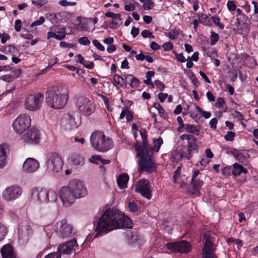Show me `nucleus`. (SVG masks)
Segmentation results:
<instances>
[{
  "instance_id": "obj_1",
  "label": "nucleus",
  "mask_w": 258,
  "mask_h": 258,
  "mask_svg": "<svg viewBox=\"0 0 258 258\" xmlns=\"http://www.w3.org/2000/svg\"><path fill=\"white\" fill-rule=\"evenodd\" d=\"M94 224L96 234L93 238L101 236L114 229L133 227L131 219L115 209L105 210L99 218H96Z\"/></svg>"
},
{
  "instance_id": "obj_2",
  "label": "nucleus",
  "mask_w": 258,
  "mask_h": 258,
  "mask_svg": "<svg viewBox=\"0 0 258 258\" xmlns=\"http://www.w3.org/2000/svg\"><path fill=\"white\" fill-rule=\"evenodd\" d=\"M69 91L66 86H58L49 93L46 98L48 106L55 109L62 108L67 103Z\"/></svg>"
},
{
  "instance_id": "obj_3",
  "label": "nucleus",
  "mask_w": 258,
  "mask_h": 258,
  "mask_svg": "<svg viewBox=\"0 0 258 258\" xmlns=\"http://www.w3.org/2000/svg\"><path fill=\"white\" fill-rule=\"evenodd\" d=\"M134 148L139 157L138 162V171L146 172L148 173H151L154 171L156 169V166L153 155L135 146Z\"/></svg>"
},
{
  "instance_id": "obj_4",
  "label": "nucleus",
  "mask_w": 258,
  "mask_h": 258,
  "mask_svg": "<svg viewBox=\"0 0 258 258\" xmlns=\"http://www.w3.org/2000/svg\"><path fill=\"white\" fill-rule=\"evenodd\" d=\"M90 142L92 147L99 152H105L113 147L112 140L99 131L94 132L91 134Z\"/></svg>"
},
{
  "instance_id": "obj_5",
  "label": "nucleus",
  "mask_w": 258,
  "mask_h": 258,
  "mask_svg": "<svg viewBox=\"0 0 258 258\" xmlns=\"http://www.w3.org/2000/svg\"><path fill=\"white\" fill-rule=\"evenodd\" d=\"M180 138L182 141L186 140L184 142L183 147L180 150V157L190 159L192 155L198 152L197 139L192 135L189 134H183Z\"/></svg>"
},
{
  "instance_id": "obj_6",
  "label": "nucleus",
  "mask_w": 258,
  "mask_h": 258,
  "mask_svg": "<svg viewBox=\"0 0 258 258\" xmlns=\"http://www.w3.org/2000/svg\"><path fill=\"white\" fill-rule=\"evenodd\" d=\"M140 135L142 137V145H135V146L143 149L145 151L151 153L154 155V153L159 152L161 146L163 143V141L161 137L158 138L153 139V147H151L148 143L147 140V132L145 129H141L140 131Z\"/></svg>"
},
{
  "instance_id": "obj_7",
  "label": "nucleus",
  "mask_w": 258,
  "mask_h": 258,
  "mask_svg": "<svg viewBox=\"0 0 258 258\" xmlns=\"http://www.w3.org/2000/svg\"><path fill=\"white\" fill-rule=\"evenodd\" d=\"M45 165L48 172L58 173L61 170L63 163L58 154L51 152L46 156Z\"/></svg>"
},
{
  "instance_id": "obj_8",
  "label": "nucleus",
  "mask_w": 258,
  "mask_h": 258,
  "mask_svg": "<svg viewBox=\"0 0 258 258\" xmlns=\"http://www.w3.org/2000/svg\"><path fill=\"white\" fill-rule=\"evenodd\" d=\"M31 119L28 114H21L14 120L13 127L18 134H21L31 125Z\"/></svg>"
},
{
  "instance_id": "obj_9",
  "label": "nucleus",
  "mask_w": 258,
  "mask_h": 258,
  "mask_svg": "<svg viewBox=\"0 0 258 258\" xmlns=\"http://www.w3.org/2000/svg\"><path fill=\"white\" fill-rule=\"evenodd\" d=\"M166 247L170 252L180 253L189 252L191 249L190 243L186 240H180L176 242H168L166 244Z\"/></svg>"
},
{
  "instance_id": "obj_10",
  "label": "nucleus",
  "mask_w": 258,
  "mask_h": 258,
  "mask_svg": "<svg viewBox=\"0 0 258 258\" xmlns=\"http://www.w3.org/2000/svg\"><path fill=\"white\" fill-rule=\"evenodd\" d=\"M43 95L40 93L29 95L25 100V108L30 111H36L41 107Z\"/></svg>"
},
{
  "instance_id": "obj_11",
  "label": "nucleus",
  "mask_w": 258,
  "mask_h": 258,
  "mask_svg": "<svg viewBox=\"0 0 258 258\" xmlns=\"http://www.w3.org/2000/svg\"><path fill=\"white\" fill-rule=\"evenodd\" d=\"M135 191L148 200H150L152 198L151 186L149 181L147 179L142 178L137 181Z\"/></svg>"
},
{
  "instance_id": "obj_12",
  "label": "nucleus",
  "mask_w": 258,
  "mask_h": 258,
  "mask_svg": "<svg viewBox=\"0 0 258 258\" xmlns=\"http://www.w3.org/2000/svg\"><path fill=\"white\" fill-rule=\"evenodd\" d=\"M41 133L37 128L33 127L27 130L21 137V139L26 144L36 145L40 142Z\"/></svg>"
},
{
  "instance_id": "obj_13",
  "label": "nucleus",
  "mask_w": 258,
  "mask_h": 258,
  "mask_svg": "<svg viewBox=\"0 0 258 258\" xmlns=\"http://www.w3.org/2000/svg\"><path fill=\"white\" fill-rule=\"evenodd\" d=\"M68 184L76 199L84 197L87 195V188L80 180L76 179L71 180Z\"/></svg>"
},
{
  "instance_id": "obj_14",
  "label": "nucleus",
  "mask_w": 258,
  "mask_h": 258,
  "mask_svg": "<svg viewBox=\"0 0 258 258\" xmlns=\"http://www.w3.org/2000/svg\"><path fill=\"white\" fill-rule=\"evenodd\" d=\"M22 194V188L17 185L7 187L2 193L3 199L7 201H13L19 198Z\"/></svg>"
},
{
  "instance_id": "obj_15",
  "label": "nucleus",
  "mask_w": 258,
  "mask_h": 258,
  "mask_svg": "<svg viewBox=\"0 0 258 258\" xmlns=\"http://www.w3.org/2000/svg\"><path fill=\"white\" fill-rule=\"evenodd\" d=\"M58 195L63 205L66 207L70 206L76 200L69 184L67 186H62L59 190Z\"/></svg>"
},
{
  "instance_id": "obj_16",
  "label": "nucleus",
  "mask_w": 258,
  "mask_h": 258,
  "mask_svg": "<svg viewBox=\"0 0 258 258\" xmlns=\"http://www.w3.org/2000/svg\"><path fill=\"white\" fill-rule=\"evenodd\" d=\"M77 105L79 110L82 112L93 113L95 111V104L83 95L78 97Z\"/></svg>"
},
{
  "instance_id": "obj_17",
  "label": "nucleus",
  "mask_w": 258,
  "mask_h": 258,
  "mask_svg": "<svg viewBox=\"0 0 258 258\" xmlns=\"http://www.w3.org/2000/svg\"><path fill=\"white\" fill-rule=\"evenodd\" d=\"M47 189L35 187L31 191L30 200L36 204L46 203Z\"/></svg>"
},
{
  "instance_id": "obj_18",
  "label": "nucleus",
  "mask_w": 258,
  "mask_h": 258,
  "mask_svg": "<svg viewBox=\"0 0 258 258\" xmlns=\"http://www.w3.org/2000/svg\"><path fill=\"white\" fill-rule=\"evenodd\" d=\"M78 246L75 239L67 241L58 246L57 251L61 254H70L76 250V247Z\"/></svg>"
},
{
  "instance_id": "obj_19",
  "label": "nucleus",
  "mask_w": 258,
  "mask_h": 258,
  "mask_svg": "<svg viewBox=\"0 0 258 258\" xmlns=\"http://www.w3.org/2000/svg\"><path fill=\"white\" fill-rule=\"evenodd\" d=\"M201 174L199 170L194 169L192 171L190 185L195 193L199 192L201 187L204 184L203 181L201 179Z\"/></svg>"
},
{
  "instance_id": "obj_20",
  "label": "nucleus",
  "mask_w": 258,
  "mask_h": 258,
  "mask_svg": "<svg viewBox=\"0 0 258 258\" xmlns=\"http://www.w3.org/2000/svg\"><path fill=\"white\" fill-rule=\"evenodd\" d=\"M214 244L209 237H206L202 249L203 258H214Z\"/></svg>"
},
{
  "instance_id": "obj_21",
  "label": "nucleus",
  "mask_w": 258,
  "mask_h": 258,
  "mask_svg": "<svg viewBox=\"0 0 258 258\" xmlns=\"http://www.w3.org/2000/svg\"><path fill=\"white\" fill-rule=\"evenodd\" d=\"M249 20L243 19L241 21H236L233 25V29L236 33L240 34H246L249 30Z\"/></svg>"
},
{
  "instance_id": "obj_22",
  "label": "nucleus",
  "mask_w": 258,
  "mask_h": 258,
  "mask_svg": "<svg viewBox=\"0 0 258 258\" xmlns=\"http://www.w3.org/2000/svg\"><path fill=\"white\" fill-rule=\"evenodd\" d=\"M39 167V162L34 158H28L24 162L23 171L26 173H32L36 171Z\"/></svg>"
},
{
  "instance_id": "obj_23",
  "label": "nucleus",
  "mask_w": 258,
  "mask_h": 258,
  "mask_svg": "<svg viewBox=\"0 0 258 258\" xmlns=\"http://www.w3.org/2000/svg\"><path fill=\"white\" fill-rule=\"evenodd\" d=\"M59 227L58 230V233L62 238L67 237L71 235L72 233V226L67 223L66 220L64 219L58 222Z\"/></svg>"
},
{
  "instance_id": "obj_24",
  "label": "nucleus",
  "mask_w": 258,
  "mask_h": 258,
  "mask_svg": "<svg viewBox=\"0 0 258 258\" xmlns=\"http://www.w3.org/2000/svg\"><path fill=\"white\" fill-rule=\"evenodd\" d=\"M68 123L72 129L77 128L81 123V117L79 114H68Z\"/></svg>"
},
{
  "instance_id": "obj_25",
  "label": "nucleus",
  "mask_w": 258,
  "mask_h": 258,
  "mask_svg": "<svg viewBox=\"0 0 258 258\" xmlns=\"http://www.w3.org/2000/svg\"><path fill=\"white\" fill-rule=\"evenodd\" d=\"M3 258H16L13 246L9 244L4 245L1 249Z\"/></svg>"
},
{
  "instance_id": "obj_26",
  "label": "nucleus",
  "mask_w": 258,
  "mask_h": 258,
  "mask_svg": "<svg viewBox=\"0 0 258 258\" xmlns=\"http://www.w3.org/2000/svg\"><path fill=\"white\" fill-rule=\"evenodd\" d=\"M9 151V146L7 144H3L0 146V168L5 166L6 154Z\"/></svg>"
},
{
  "instance_id": "obj_27",
  "label": "nucleus",
  "mask_w": 258,
  "mask_h": 258,
  "mask_svg": "<svg viewBox=\"0 0 258 258\" xmlns=\"http://www.w3.org/2000/svg\"><path fill=\"white\" fill-rule=\"evenodd\" d=\"M129 180V176L126 173H122L119 175L117 179V183L120 189L127 187V183Z\"/></svg>"
},
{
  "instance_id": "obj_28",
  "label": "nucleus",
  "mask_w": 258,
  "mask_h": 258,
  "mask_svg": "<svg viewBox=\"0 0 258 258\" xmlns=\"http://www.w3.org/2000/svg\"><path fill=\"white\" fill-rule=\"evenodd\" d=\"M247 170L238 163H235L232 165V174L235 176L240 175L241 173H247Z\"/></svg>"
},
{
  "instance_id": "obj_29",
  "label": "nucleus",
  "mask_w": 258,
  "mask_h": 258,
  "mask_svg": "<svg viewBox=\"0 0 258 258\" xmlns=\"http://www.w3.org/2000/svg\"><path fill=\"white\" fill-rule=\"evenodd\" d=\"M89 160L91 162L95 164H98V161H99L103 164L102 165L109 164L111 162L109 160L102 159L99 155H93Z\"/></svg>"
},
{
  "instance_id": "obj_30",
  "label": "nucleus",
  "mask_w": 258,
  "mask_h": 258,
  "mask_svg": "<svg viewBox=\"0 0 258 258\" xmlns=\"http://www.w3.org/2000/svg\"><path fill=\"white\" fill-rule=\"evenodd\" d=\"M184 128L185 131L187 133L197 136L199 135L200 129L197 126L191 124H185V126H184Z\"/></svg>"
},
{
  "instance_id": "obj_31",
  "label": "nucleus",
  "mask_w": 258,
  "mask_h": 258,
  "mask_svg": "<svg viewBox=\"0 0 258 258\" xmlns=\"http://www.w3.org/2000/svg\"><path fill=\"white\" fill-rule=\"evenodd\" d=\"M249 155L247 153H243L240 151L236 158H235L240 163L245 165L248 163L247 157Z\"/></svg>"
},
{
  "instance_id": "obj_32",
  "label": "nucleus",
  "mask_w": 258,
  "mask_h": 258,
  "mask_svg": "<svg viewBox=\"0 0 258 258\" xmlns=\"http://www.w3.org/2000/svg\"><path fill=\"white\" fill-rule=\"evenodd\" d=\"M138 234L137 233H134L132 232H127L126 234V238L128 240V242L130 245L134 246L137 239Z\"/></svg>"
},
{
  "instance_id": "obj_33",
  "label": "nucleus",
  "mask_w": 258,
  "mask_h": 258,
  "mask_svg": "<svg viewBox=\"0 0 258 258\" xmlns=\"http://www.w3.org/2000/svg\"><path fill=\"white\" fill-rule=\"evenodd\" d=\"M47 194L46 196V203L48 202H54L56 201L57 199V196L56 192L53 190H48L47 189Z\"/></svg>"
},
{
  "instance_id": "obj_34",
  "label": "nucleus",
  "mask_w": 258,
  "mask_h": 258,
  "mask_svg": "<svg viewBox=\"0 0 258 258\" xmlns=\"http://www.w3.org/2000/svg\"><path fill=\"white\" fill-rule=\"evenodd\" d=\"M53 16L55 18V23H60L66 21L65 17L67 16V13L65 12L57 13Z\"/></svg>"
},
{
  "instance_id": "obj_35",
  "label": "nucleus",
  "mask_w": 258,
  "mask_h": 258,
  "mask_svg": "<svg viewBox=\"0 0 258 258\" xmlns=\"http://www.w3.org/2000/svg\"><path fill=\"white\" fill-rule=\"evenodd\" d=\"M130 78V86L133 88H137L139 86V80L132 75H127L125 76V78Z\"/></svg>"
},
{
  "instance_id": "obj_36",
  "label": "nucleus",
  "mask_w": 258,
  "mask_h": 258,
  "mask_svg": "<svg viewBox=\"0 0 258 258\" xmlns=\"http://www.w3.org/2000/svg\"><path fill=\"white\" fill-rule=\"evenodd\" d=\"M7 232L6 226L2 223L0 222V241L5 238Z\"/></svg>"
},
{
  "instance_id": "obj_37",
  "label": "nucleus",
  "mask_w": 258,
  "mask_h": 258,
  "mask_svg": "<svg viewBox=\"0 0 258 258\" xmlns=\"http://www.w3.org/2000/svg\"><path fill=\"white\" fill-rule=\"evenodd\" d=\"M105 15L106 17L111 18L113 20L115 21L119 20L120 21L121 20V16L119 14H115L108 12L106 13Z\"/></svg>"
},
{
  "instance_id": "obj_38",
  "label": "nucleus",
  "mask_w": 258,
  "mask_h": 258,
  "mask_svg": "<svg viewBox=\"0 0 258 258\" xmlns=\"http://www.w3.org/2000/svg\"><path fill=\"white\" fill-rule=\"evenodd\" d=\"M211 33V34L210 37V44L212 45H214L219 40V36L218 34L213 31H212Z\"/></svg>"
},
{
  "instance_id": "obj_39",
  "label": "nucleus",
  "mask_w": 258,
  "mask_h": 258,
  "mask_svg": "<svg viewBox=\"0 0 258 258\" xmlns=\"http://www.w3.org/2000/svg\"><path fill=\"white\" fill-rule=\"evenodd\" d=\"M130 211L135 213L138 211V206L134 202H130L127 205Z\"/></svg>"
},
{
  "instance_id": "obj_40",
  "label": "nucleus",
  "mask_w": 258,
  "mask_h": 258,
  "mask_svg": "<svg viewBox=\"0 0 258 258\" xmlns=\"http://www.w3.org/2000/svg\"><path fill=\"white\" fill-rule=\"evenodd\" d=\"M179 34L178 30L176 28L171 29L168 33V37L172 40L175 39L177 38V35Z\"/></svg>"
},
{
  "instance_id": "obj_41",
  "label": "nucleus",
  "mask_w": 258,
  "mask_h": 258,
  "mask_svg": "<svg viewBox=\"0 0 258 258\" xmlns=\"http://www.w3.org/2000/svg\"><path fill=\"white\" fill-rule=\"evenodd\" d=\"M236 15V21H241L243 19H247L248 17L244 14H242V12L240 9H235Z\"/></svg>"
},
{
  "instance_id": "obj_42",
  "label": "nucleus",
  "mask_w": 258,
  "mask_h": 258,
  "mask_svg": "<svg viewBox=\"0 0 258 258\" xmlns=\"http://www.w3.org/2000/svg\"><path fill=\"white\" fill-rule=\"evenodd\" d=\"M123 81V79L122 77L118 75L115 74L113 77V81L112 82L114 86L117 85H120L121 86V82Z\"/></svg>"
},
{
  "instance_id": "obj_43",
  "label": "nucleus",
  "mask_w": 258,
  "mask_h": 258,
  "mask_svg": "<svg viewBox=\"0 0 258 258\" xmlns=\"http://www.w3.org/2000/svg\"><path fill=\"white\" fill-rule=\"evenodd\" d=\"M213 22L215 25L219 27L220 29L224 28V25L220 23V19L218 17L214 16L211 17Z\"/></svg>"
},
{
  "instance_id": "obj_44",
  "label": "nucleus",
  "mask_w": 258,
  "mask_h": 258,
  "mask_svg": "<svg viewBox=\"0 0 258 258\" xmlns=\"http://www.w3.org/2000/svg\"><path fill=\"white\" fill-rule=\"evenodd\" d=\"M221 173L225 176H229L231 173H232V168L230 166L225 167L221 169Z\"/></svg>"
},
{
  "instance_id": "obj_45",
  "label": "nucleus",
  "mask_w": 258,
  "mask_h": 258,
  "mask_svg": "<svg viewBox=\"0 0 258 258\" xmlns=\"http://www.w3.org/2000/svg\"><path fill=\"white\" fill-rule=\"evenodd\" d=\"M235 136L236 134L234 132L231 131L227 132V134L224 136V139L227 141H232Z\"/></svg>"
},
{
  "instance_id": "obj_46",
  "label": "nucleus",
  "mask_w": 258,
  "mask_h": 258,
  "mask_svg": "<svg viewBox=\"0 0 258 258\" xmlns=\"http://www.w3.org/2000/svg\"><path fill=\"white\" fill-rule=\"evenodd\" d=\"M155 75V72L154 71H148L146 73V80H144L143 82L145 84H149L151 81V78L153 77Z\"/></svg>"
},
{
  "instance_id": "obj_47",
  "label": "nucleus",
  "mask_w": 258,
  "mask_h": 258,
  "mask_svg": "<svg viewBox=\"0 0 258 258\" xmlns=\"http://www.w3.org/2000/svg\"><path fill=\"white\" fill-rule=\"evenodd\" d=\"M74 163L77 165H83L84 163V158L80 156H77L76 158L74 159Z\"/></svg>"
},
{
  "instance_id": "obj_48",
  "label": "nucleus",
  "mask_w": 258,
  "mask_h": 258,
  "mask_svg": "<svg viewBox=\"0 0 258 258\" xmlns=\"http://www.w3.org/2000/svg\"><path fill=\"white\" fill-rule=\"evenodd\" d=\"M78 42L82 45H88L90 44V41L87 37H82L78 39Z\"/></svg>"
},
{
  "instance_id": "obj_49",
  "label": "nucleus",
  "mask_w": 258,
  "mask_h": 258,
  "mask_svg": "<svg viewBox=\"0 0 258 258\" xmlns=\"http://www.w3.org/2000/svg\"><path fill=\"white\" fill-rule=\"evenodd\" d=\"M47 2V0H39L38 1H35L34 0L32 1V3L38 8L42 7L43 6L46 4Z\"/></svg>"
},
{
  "instance_id": "obj_50",
  "label": "nucleus",
  "mask_w": 258,
  "mask_h": 258,
  "mask_svg": "<svg viewBox=\"0 0 258 258\" xmlns=\"http://www.w3.org/2000/svg\"><path fill=\"white\" fill-rule=\"evenodd\" d=\"M215 105L218 108L224 107L225 106L224 99L221 97L218 98Z\"/></svg>"
},
{
  "instance_id": "obj_51",
  "label": "nucleus",
  "mask_w": 258,
  "mask_h": 258,
  "mask_svg": "<svg viewBox=\"0 0 258 258\" xmlns=\"http://www.w3.org/2000/svg\"><path fill=\"white\" fill-rule=\"evenodd\" d=\"M176 59L179 62H184L186 61V59L183 55L182 53H177L176 52L173 51Z\"/></svg>"
},
{
  "instance_id": "obj_52",
  "label": "nucleus",
  "mask_w": 258,
  "mask_h": 258,
  "mask_svg": "<svg viewBox=\"0 0 258 258\" xmlns=\"http://www.w3.org/2000/svg\"><path fill=\"white\" fill-rule=\"evenodd\" d=\"M93 45L99 50L104 51L105 50L104 47L96 39H94L92 41Z\"/></svg>"
},
{
  "instance_id": "obj_53",
  "label": "nucleus",
  "mask_w": 258,
  "mask_h": 258,
  "mask_svg": "<svg viewBox=\"0 0 258 258\" xmlns=\"http://www.w3.org/2000/svg\"><path fill=\"white\" fill-rule=\"evenodd\" d=\"M65 27H62L61 30L62 31V33L59 34H55V38L56 39L61 40L64 39L66 37V32H65Z\"/></svg>"
},
{
  "instance_id": "obj_54",
  "label": "nucleus",
  "mask_w": 258,
  "mask_h": 258,
  "mask_svg": "<svg viewBox=\"0 0 258 258\" xmlns=\"http://www.w3.org/2000/svg\"><path fill=\"white\" fill-rule=\"evenodd\" d=\"M164 51H169L173 48V44L170 42H167L162 45Z\"/></svg>"
},
{
  "instance_id": "obj_55",
  "label": "nucleus",
  "mask_w": 258,
  "mask_h": 258,
  "mask_svg": "<svg viewBox=\"0 0 258 258\" xmlns=\"http://www.w3.org/2000/svg\"><path fill=\"white\" fill-rule=\"evenodd\" d=\"M0 79L8 83L12 82L14 80L13 77L10 75L2 76L0 77Z\"/></svg>"
},
{
  "instance_id": "obj_56",
  "label": "nucleus",
  "mask_w": 258,
  "mask_h": 258,
  "mask_svg": "<svg viewBox=\"0 0 258 258\" xmlns=\"http://www.w3.org/2000/svg\"><path fill=\"white\" fill-rule=\"evenodd\" d=\"M180 170H181V167H178L176 170L174 172V175L173 176V180L175 183H176L177 182V179L180 176Z\"/></svg>"
},
{
  "instance_id": "obj_57",
  "label": "nucleus",
  "mask_w": 258,
  "mask_h": 258,
  "mask_svg": "<svg viewBox=\"0 0 258 258\" xmlns=\"http://www.w3.org/2000/svg\"><path fill=\"white\" fill-rule=\"evenodd\" d=\"M59 4L62 6H72L76 5L74 2H68L67 0H61L59 2Z\"/></svg>"
},
{
  "instance_id": "obj_58",
  "label": "nucleus",
  "mask_w": 258,
  "mask_h": 258,
  "mask_svg": "<svg viewBox=\"0 0 258 258\" xmlns=\"http://www.w3.org/2000/svg\"><path fill=\"white\" fill-rule=\"evenodd\" d=\"M44 21L45 18L43 16H41L39 18V19L38 20L33 22L31 24V27H33L34 26L40 25L42 24L44 22Z\"/></svg>"
},
{
  "instance_id": "obj_59",
  "label": "nucleus",
  "mask_w": 258,
  "mask_h": 258,
  "mask_svg": "<svg viewBox=\"0 0 258 258\" xmlns=\"http://www.w3.org/2000/svg\"><path fill=\"white\" fill-rule=\"evenodd\" d=\"M154 6V3L150 0H146L144 3V9L145 10H150Z\"/></svg>"
},
{
  "instance_id": "obj_60",
  "label": "nucleus",
  "mask_w": 258,
  "mask_h": 258,
  "mask_svg": "<svg viewBox=\"0 0 258 258\" xmlns=\"http://www.w3.org/2000/svg\"><path fill=\"white\" fill-rule=\"evenodd\" d=\"M145 242V240L144 238L140 235H138V236L137 237V239L136 241V242L135 243V245H134V246H141Z\"/></svg>"
},
{
  "instance_id": "obj_61",
  "label": "nucleus",
  "mask_w": 258,
  "mask_h": 258,
  "mask_svg": "<svg viewBox=\"0 0 258 258\" xmlns=\"http://www.w3.org/2000/svg\"><path fill=\"white\" fill-rule=\"evenodd\" d=\"M154 83L156 87L159 88L160 91L164 90V88H165V86L162 82L159 80H155Z\"/></svg>"
},
{
  "instance_id": "obj_62",
  "label": "nucleus",
  "mask_w": 258,
  "mask_h": 258,
  "mask_svg": "<svg viewBox=\"0 0 258 258\" xmlns=\"http://www.w3.org/2000/svg\"><path fill=\"white\" fill-rule=\"evenodd\" d=\"M21 70L20 69H17L12 72V76L13 77L14 79L15 80V79L18 78L21 75Z\"/></svg>"
},
{
  "instance_id": "obj_63",
  "label": "nucleus",
  "mask_w": 258,
  "mask_h": 258,
  "mask_svg": "<svg viewBox=\"0 0 258 258\" xmlns=\"http://www.w3.org/2000/svg\"><path fill=\"white\" fill-rule=\"evenodd\" d=\"M61 255H60V253H58V251L53 253H50L45 256L44 258H60Z\"/></svg>"
},
{
  "instance_id": "obj_64",
  "label": "nucleus",
  "mask_w": 258,
  "mask_h": 258,
  "mask_svg": "<svg viewBox=\"0 0 258 258\" xmlns=\"http://www.w3.org/2000/svg\"><path fill=\"white\" fill-rule=\"evenodd\" d=\"M227 6L230 11H234L236 9V4L233 1H228Z\"/></svg>"
}]
</instances>
